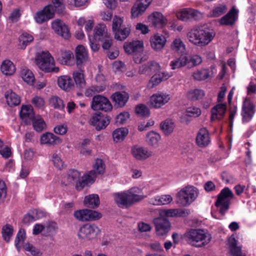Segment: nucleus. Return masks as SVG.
I'll return each instance as SVG.
<instances>
[{"instance_id": "nucleus-27", "label": "nucleus", "mask_w": 256, "mask_h": 256, "mask_svg": "<svg viewBox=\"0 0 256 256\" xmlns=\"http://www.w3.org/2000/svg\"><path fill=\"white\" fill-rule=\"evenodd\" d=\"M150 42L152 49L159 51L164 46L166 39L164 36L156 34L150 38Z\"/></svg>"}, {"instance_id": "nucleus-13", "label": "nucleus", "mask_w": 256, "mask_h": 256, "mask_svg": "<svg viewBox=\"0 0 256 256\" xmlns=\"http://www.w3.org/2000/svg\"><path fill=\"white\" fill-rule=\"evenodd\" d=\"M98 232L99 229L97 226L86 224L80 228L78 236L79 238L90 240L94 238Z\"/></svg>"}, {"instance_id": "nucleus-7", "label": "nucleus", "mask_w": 256, "mask_h": 256, "mask_svg": "<svg viewBox=\"0 0 256 256\" xmlns=\"http://www.w3.org/2000/svg\"><path fill=\"white\" fill-rule=\"evenodd\" d=\"M234 194L228 187L222 189L218 194V198L215 202L216 207H220V213L224 216L229 209L231 200L234 198Z\"/></svg>"}, {"instance_id": "nucleus-2", "label": "nucleus", "mask_w": 256, "mask_h": 256, "mask_svg": "<svg viewBox=\"0 0 256 256\" xmlns=\"http://www.w3.org/2000/svg\"><path fill=\"white\" fill-rule=\"evenodd\" d=\"M177 66L192 68L200 64L202 57L198 54L188 55L186 46L180 39H177Z\"/></svg>"}, {"instance_id": "nucleus-8", "label": "nucleus", "mask_w": 256, "mask_h": 256, "mask_svg": "<svg viewBox=\"0 0 256 256\" xmlns=\"http://www.w3.org/2000/svg\"><path fill=\"white\" fill-rule=\"evenodd\" d=\"M124 48L126 54L134 56V60L136 63L141 62L144 48L142 41L133 40L131 42H126L124 45Z\"/></svg>"}, {"instance_id": "nucleus-25", "label": "nucleus", "mask_w": 256, "mask_h": 256, "mask_svg": "<svg viewBox=\"0 0 256 256\" xmlns=\"http://www.w3.org/2000/svg\"><path fill=\"white\" fill-rule=\"evenodd\" d=\"M210 142L208 130L206 128H200L197 134L196 143L201 148H204L208 145Z\"/></svg>"}, {"instance_id": "nucleus-16", "label": "nucleus", "mask_w": 256, "mask_h": 256, "mask_svg": "<svg viewBox=\"0 0 256 256\" xmlns=\"http://www.w3.org/2000/svg\"><path fill=\"white\" fill-rule=\"evenodd\" d=\"M131 154L137 160L144 161L152 156V152L148 148L135 145L131 148Z\"/></svg>"}, {"instance_id": "nucleus-29", "label": "nucleus", "mask_w": 256, "mask_h": 256, "mask_svg": "<svg viewBox=\"0 0 256 256\" xmlns=\"http://www.w3.org/2000/svg\"><path fill=\"white\" fill-rule=\"evenodd\" d=\"M172 200V198L169 194L157 196L149 200L148 202L154 206L168 204Z\"/></svg>"}, {"instance_id": "nucleus-12", "label": "nucleus", "mask_w": 256, "mask_h": 256, "mask_svg": "<svg viewBox=\"0 0 256 256\" xmlns=\"http://www.w3.org/2000/svg\"><path fill=\"white\" fill-rule=\"evenodd\" d=\"M74 215L77 220L82 222L96 220L102 218V214L100 212L88 209L76 210Z\"/></svg>"}, {"instance_id": "nucleus-56", "label": "nucleus", "mask_w": 256, "mask_h": 256, "mask_svg": "<svg viewBox=\"0 0 256 256\" xmlns=\"http://www.w3.org/2000/svg\"><path fill=\"white\" fill-rule=\"evenodd\" d=\"M52 6L54 7V12L62 13L65 8L64 0H52Z\"/></svg>"}, {"instance_id": "nucleus-40", "label": "nucleus", "mask_w": 256, "mask_h": 256, "mask_svg": "<svg viewBox=\"0 0 256 256\" xmlns=\"http://www.w3.org/2000/svg\"><path fill=\"white\" fill-rule=\"evenodd\" d=\"M20 76L22 79L30 85H33L34 82L35 78L32 72L27 68L21 70Z\"/></svg>"}, {"instance_id": "nucleus-19", "label": "nucleus", "mask_w": 256, "mask_h": 256, "mask_svg": "<svg viewBox=\"0 0 256 256\" xmlns=\"http://www.w3.org/2000/svg\"><path fill=\"white\" fill-rule=\"evenodd\" d=\"M52 27L55 32L65 39H68L70 37V32L68 26L63 21L56 20L52 24Z\"/></svg>"}, {"instance_id": "nucleus-22", "label": "nucleus", "mask_w": 256, "mask_h": 256, "mask_svg": "<svg viewBox=\"0 0 256 256\" xmlns=\"http://www.w3.org/2000/svg\"><path fill=\"white\" fill-rule=\"evenodd\" d=\"M111 99L114 102V105L117 108L124 106L129 100V94L124 92H116L111 96Z\"/></svg>"}, {"instance_id": "nucleus-58", "label": "nucleus", "mask_w": 256, "mask_h": 256, "mask_svg": "<svg viewBox=\"0 0 256 256\" xmlns=\"http://www.w3.org/2000/svg\"><path fill=\"white\" fill-rule=\"evenodd\" d=\"M26 237V232L24 230H20L17 234L15 239L14 244L16 248L20 250V242H23Z\"/></svg>"}, {"instance_id": "nucleus-30", "label": "nucleus", "mask_w": 256, "mask_h": 256, "mask_svg": "<svg viewBox=\"0 0 256 256\" xmlns=\"http://www.w3.org/2000/svg\"><path fill=\"white\" fill-rule=\"evenodd\" d=\"M42 144L54 145L61 142L60 138L51 132H46L40 137Z\"/></svg>"}, {"instance_id": "nucleus-1", "label": "nucleus", "mask_w": 256, "mask_h": 256, "mask_svg": "<svg viewBox=\"0 0 256 256\" xmlns=\"http://www.w3.org/2000/svg\"><path fill=\"white\" fill-rule=\"evenodd\" d=\"M215 36L214 30L205 26L193 28L187 34V38L190 42L200 47L209 44Z\"/></svg>"}, {"instance_id": "nucleus-23", "label": "nucleus", "mask_w": 256, "mask_h": 256, "mask_svg": "<svg viewBox=\"0 0 256 256\" xmlns=\"http://www.w3.org/2000/svg\"><path fill=\"white\" fill-rule=\"evenodd\" d=\"M148 20L156 28H162L168 22L167 19L161 12H154L150 15Z\"/></svg>"}, {"instance_id": "nucleus-3", "label": "nucleus", "mask_w": 256, "mask_h": 256, "mask_svg": "<svg viewBox=\"0 0 256 256\" xmlns=\"http://www.w3.org/2000/svg\"><path fill=\"white\" fill-rule=\"evenodd\" d=\"M136 188H130L128 192H124L114 194V201L120 208H128L144 199V196L133 194Z\"/></svg>"}, {"instance_id": "nucleus-38", "label": "nucleus", "mask_w": 256, "mask_h": 256, "mask_svg": "<svg viewBox=\"0 0 256 256\" xmlns=\"http://www.w3.org/2000/svg\"><path fill=\"white\" fill-rule=\"evenodd\" d=\"M160 127L163 133L168 136L173 132L175 124L172 120L168 118L161 122Z\"/></svg>"}, {"instance_id": "nucleus-52", "label": "nucleus", "mask_w": 256, "mask_h": 256, "mask_svg": "<svg viewBox=\"0 0 256 256\" xmlns=\"http://www.w3.org/2000/svg\"><path fill=\"white\" fill-rule=\"evenodd\" d=\"M106 88L102 86H92L86 90L84 94L86 96H92L95 92H100L104 90Z\"/></svg>"}, {"instance_id": "nucleus-51", "label": "nucleus", "mask_w": 256, "mask_h": 256, "mask_svg": "<svg viewBox=\"0 0 256 256\" xmlns=\"http://www.w3.org/2000/svg\"><path fill=\"white\" fill-rule=\"evenodd\" d=\"M2 233L4 239L6 242H9L13 233L12 226L8 224H6L2 228Z\"/></svg>"}, {"instance_id": "nucleus-57", "label": "nucleus", "mask_w": 256, "mask_h": 256, "mask_svg": "<svg viewBox=\"0 0 256 256\" xmlns=\"http://www.w3.org/2000/svg\"><path fill=\"white\" fill-rule=\"evenodd\" d=\"M24 248L25 250L30 252L34 256H41L42 254L38 249L36 248L30 243L25 244L24 245Z\"/></svg>"}, {"instance_id": "nucleus-60", "label": "nucleus", "mask_w": 256, "mask_h": 256, "mask_svg": "<svg viewBox=\"0 0 256 256\" xmlns=\"http://www.w3.org/2000/svg\"><path fill=\"white\" fill-rule=\"evenodd\" d=\"M159 216L167 218L176 216V209H162L159 212Z\"/></svg>"}, {"instance_id": "nucleus-39", "label": "nucleus", "mask_w": 256, "mask_h": 256, "mask_svg": "<svg viewBox=\"0 0 256 256\" xmlns=\"http://www.w3.org/2000/svg\"><path fill=\"white\" fill-rule=\"evenodd\" d=\"M160 139V134L154 131L149 132L146 135L148 144L154 148H157L158 146V142Z\"/></svg>"}, {"instance_id": "nucleus-6", "label": "nucleus", "mask_w": 256, "mask_h": 256, "mask_svg": "<svg viewBox=\"0 0 256 256\" xmlns=\"http://www.w3.org/2000/svg\"><path fill=\"white\" fill-rule=\"evenodd\" d=\"M198 194V190L196 188L192 186H188L177 193L178 202L182 206H188L196 199Z\"/></svg>"}, {"instance_id": "nucleus-32", "label": "nucleus", "mask_w": 256, "mask_h": 256, "mask_svg": "<svg viewBox=\"0 0 256 256\" xmlns=\"http://www.w3.org/2000/svg\"><path fill=\"white\" fill-rule=\"evenodd\" d=\"M4 96L8 104L10 107L18 106L20 103V97L11 90H7Z\"/></svg>"}, {"instance_id": "nucleus-17", "label": "nucleus", "mask_w": 256, "mask_h": 256, "mask_svg": "<svg viewBox=\"0 0 256 256\" xmlns=\"http://www.w3.org/2000/svg\"><path fill=\"white\" fill-rule=\"evenodd\" d=\"M98 176L94 170H92L84 174L80 182H79L76 186V190L81 191L85 187L93 184Z\"/></svg>"}, {"instance_id": "nucleus-49", "label": "nucleus", "mask_w": 256, "mask_h": 256, "mask_svg": "<svg viewBox=\"0 0 256 256\" xmlns=\"http://www.w3.org/2000/svg\"><path fill=\"white\" fill-rule=\"evenodd\" d=\"M73 58L74 55L70 51H64L61 52L58 60L60 64L68 65L70 64V61Z\"/></svg>"}, {"instance_id": "nucleus-11", "label": "nucleus", "mask_w": 256, "mask_h": 256, "mask_svg": "<svg viewBox=\"0 0 256 256\" xmlns=\"http://www.w3.org/2000/svg\"><path fill=\"white\" fill-rule=\"evenodd\" d=\"M54 14V7L52 4H49L38 11L34 16V19L36 23L42 24L53 18Z\"/></svg>"}, {"instance_id": "nucleus-28", "label": "nucleus", "mask_w": 256, "mask_h": 256, "mask_svg": "<svg viewBox=\"0 0 256 256\" xmlns=\"http://www.w3.org/2000/svg\"><path fill=\"white\" fill-rule=\"evenodd\" d=\"M226 106L225 104H219L214 106L211 110V120H222L226 112Z\"/></svg>"}, {"instance_id": "nucleus-36", "label": "nucleus", "mask_w": 256, "mask_h": 256, "mask_svg": "<svg viewBox=\"0 0 256 256\" xmlns=\"http://www.w3.org/2000/svg\"><path fill=\"white\" fill-rule=\"evenodd\" d=\"M148 8L147 4H144L142 2H137L134 4L131 10V15L132 18H138L142 16Z\"/></svg>"}, {"instance_id": "nucleus-34", "label": "nucleus", "mask_w": 256, "mask_h": 256, "mask_svg": "<svg viewBox=\"0 0 256 256\" xmlns=\"http://www.w3.org/2000/svg\"><path fill=\"white\" fill-rule=\"evenodd\" d=\"M2 72L6 76H12L16 72V68L14 63L8 60H4L1 64Z\"/></svg>"}, {"instance_id": "nucleus-63", "label": "nucleus", "mask_w": 256, "mask_h": 256, "mask_svg": "<svg viewBox=\"0 0 256 256\" xmlns=\"http://www.w3.org/2000/svg\"><path fill=\"white\" fill-rule=\"evenodd\" d=\"M32 103L36 108H42L44 106V100L43 98L35 96L32 100Z\"/></svg>"}, {"instance_id": "nucleus-46", "label": "nucleus", "mask_w": 256, "mask_h": 256, "mask_svg": "<svg viewBox=\"0 0 256 256\" xmlns=\"http://www.w3.org/2000/svg\"><path fill=\"white\" fill-rule=\"evenodd\" d=\"M128 130L124 128H117L112 133L114 140L116 142L122 140L128 135Z\"/></svg>"}, {"instance_id": "nucleus-41", "label": "nucleus", "mask_w": 256, "mask_h": 256, "mask_svg": "<svg viewBox=\"0 0 256 256\" xmlns=\"http://www.w3.org/2000/svg\"><path fill=\"white\" fill-rule=\"evenodd\" d=\"M228 7L226 4H218L210 11V15L212 18H218L226 13Z\"/></svg>"}, {"instance_id": "nucleus-24", "label": "nucleus", "mask_w": 256, "mask_h": 256, "mask_svg": "<svg viewBox=\"0 0 256 256\" xmlns=\"http://www.w3.org/2000/svg\"><path fill=\"white\" fill-rule=\"evenodd\" d=\"M170 100L168 94L164 93L153 94L150 98V104L154 108H160Z\"/></svg>"}, {"instance_id": "nucleus-35", "label": "nucleus", "mask_w": 256, "mask_h": 256, "mask_svg": "<svg viewBox=\"0 0 256 256\" xmlns=\"http://www.w3.org/2000/svg\"><path fill=\"white\" fill-rule=\"evenodd\" d=\"M106 26L104 25L99 24L96 26L94 30L92 36L91 38L96 41H102L104 38L108 34L105 32Z\"/></svg>"}, {"instance_id": "nucleus-53", "label": "nucleus", "mask_w": 256, "mask_h": 256, "mask_svg": "<svg viewBox=\"0 0 256 256\" xmlns=\"http://www.w3.org/2000/svg\"><path fill=\"white\" fill-rule=\"evenodd\" d=\"M136 112L143 117H148L150 114L149 108L144 104H140L136 106Z\"/></svg>"}, {"instance_id": "nucleus-33", "label": "nucleus", "mask_w": 256, "mask_h": 256, "mask_svg": "<svg viewBox=\"0 0 256 256\" xmlns=\"http://www.w3.org/2000/svg\"><path fill=\"white\" fill-rule=\"evenodd\" d=\"M84 204L86 207L92 208H98L100 204V198L97 194H92L86 196Z\"/></svg>"}, {"instance_id": "nucleus-48", "label": "nucleus", "mask_w": 256, "mask_h": 256, "mask_svg": "<svg viewBox=\"0 0 256 256\" xmlns=\"http://www.w3.org/2000/svg\"><path fill=\"white\" fill-rule=\"evenodd\" d=\"M106 166L104 162L100 158H96L94 164L93 166V170L98 175H102L104 174Z\"/></svg>"}, {"instance_id": "nucleus-64", "label": "nucleus", "mask_w": 256, "mask_h": 256, "mask_svg": "<svg viewBox=\"0 0 256 256\" xmlns=\"http://www.w3.org/2000/svg\"><path fill=\"white\" fill-rule=\"evenodd\" d=\"M152 68L149 62L143 64L140 67L139 73L140 74H144L146 75H151L152 74Z\"/></svg>"}, {"instance_id": "nucleus-31", "label": "nucleus", "mask_w": 256, "mask_h": 256, "mask_svg": "<svg viewBox=\"0 0 256 256\" xmlns=\"http://www.w3.org/2000/svg\"><path fill=\"white\" fill-rule=\"evenodd\" d=\"M58 84L60 88L66 92L70 91L74 86L72 78L67 76L59 77L58 80Z\"/></svg>"}, {"instance_id": "nucleus-10", "label": "nucleus", "mask_w": 256, "mask_h": 256, "mask_svg": "<svg viewBox=\"0 0 256 256\" xmlns=\"http://www.w3.org/2000/svg\"><path fill=\"white\" fill-rule=\"evenodd\" d=\"M91 108L94 110H101L107 112L112 110V106L107 98L98 94L93 96Z\"/></svg>"}, {"instance_id": "nucleus-44", "label": "nucleus", "mask_w": 256, "mask_h": 256, "mask_svg": "<svg viewBox=\"0 0 256 256\" xmlns=\"http://www.w3.org/2000/svg\"><path fill=\"white\" fill-rule=\"evenodd\" d=\"M73 76L76 88L80 90L84 88L86 83L83 72H76L74 74Z\"/></svg>"}, {"instance_id": "nucleus-14", "label": "nucleus", "mask_w": 256, "mask_h": 256, "mask_svg": "<svg viewBox=\"0 0 256 256\" xmlns=\"http://www.w3.org/2000/svg\"><path fill=\"white\" fill-rule=\"evenodd\" d=\"M110 117L101 112L94 114L90 119V123L97 130L105 128L110 124Z\"/></svg>"}, {"instance_id": "nucleus-54", "label": "nucleus", "mask_w": 256, "mask_h": 256, "mask_svg": "<svg viewBox=\"0 0 256 256\" xmlns=\"http://www.w3.org/2000/svg\"><path fill=\"white\" fill-rule=\"evenodd\" d=\"M33 40V36L28 33H24L19 37L20 42L22 45V48H24L26 46L32 42Z\"/></svg>"}, {"instance_id": "nucleus-61", "label": "nucleus", "mask_w": 256, "mask_h": 256, "mask_svg": "<svg viewBox=\"0 0 256 256\" xmlns=\"http://www.w3.org/2000/svg\"><path fill=\"white\" fill-rule=\"evenodd\" d=\"M130 114L127 112H124L120 113L116 118V124H123L129 118Z\"/></svg>"}, {"instance_id": "nucleus-37", "label": "nucleus", "mask_w": 256, "mask_h": 256, "mask_svg": "<svg viewBox=\"0 0 256 256\" xmlns=\"http://www.w3.org/2000/svg\"><path fill=\"white\" fill-rule=\"evenodd\" d=\"M82 176L81 173L75 169L70 170L67 174V180L72 184H75V188L76 190V186L79 182H80Z\"/></svg>"}, {"instance_id": "nucleus-21", "label": "nucleus", "mask_w": 256, "mask_h": 256, "mask_svg": "<svg viewBox=\"0 0 256 256\" xmlns=\"http://www.w3.org/2000/svg\"><path fill=\"white\" fill-rule=\"evenodd\" d=\"M75 55L76 66L80 69L88 60V52L84 46L78 45L76 47Z\"/></svg>"}, {"instance_id": "nucleus-4", "label": "nucleus", "mask_w": 256, "mask_h": 256, "mask_svg": "<svg viewBox=\"0 0 256 256\" xmlns=\"http://www.w3.org/2000/svg\"><path fill=\"white\" fill-rule=\"evenodd\" d=\"M186 236L189 244L195 247L204 246L210 240L208 234L202 229H191Z\"/></svg>"}, {"instance_id": "nucleus-15", "label": "nucleus", "mask_w": 256, "mask_h": 256, "mask_svg": "<svg viewBox=\"0 0 256 256\" xmlns=\"http://www.w3.org/2000/svg\"><path fill=\"white\" fill-rule=\"evenodd\" d=\"M153 223L158 236H162L166 234L170 229V223L168 218L159 216L153 220Z\"/></svg>"}, {"instance_id": "nucleus-42", "label": "nucleus", "mask_w": 256, "mask_h": 256, "mask_svg": "<svg viewBox=\"0 0 256 256\" xmlns=\"http://www.w3.org/2000/svg\"><path fill=\"white\" fill-rule=\"evenodd\" d=\"M204 96V91L198 88L190 90L187 94L188 99L192 101L198 100L202 99Z\"/></svg>"}, {"instance_id": "nucleus-9", "label": "nucleus", "mask_w": 256, "mask_h": 256, "mask_svg": "<svg viewBox=\"0 0 256 256\" xmlns=\"http://www.w3.org/2000/svg\"><path fill=\"white\" fill-rule=\"evenodd\" d=\"M256 107L250 99L246 98L244 99L241 110L242 123H248L252 120L256 111Z\"/></svg>"}, {"instance_id": "nucleus-45", "label": "nucleus", "mask_w": 256, "mask_h": 256, "mask_svg": "<svg viewBox=\"0 0 256 256\" xmlns=\"http://www.w3.org/2000/svg\"><path fill=\"white\" fill-rule=\"evenodd\" d=\"M210 72L208 68L198 70L193 73L192 76L195 80H203L210 76Z\"/></svg>"}, {"instance_id": "nucleus-62", "label": "nucleus", "mask_w": 256, "mask_h": 256, "mask_svg": "<svg viewBox=\"0 0 256 256\" xmlns=\"http://www.w3.org/2000/svg\"><path fill=\"white\" fill-rule=\"evenodd\" d=\"M177 18L182 20H190V9H184L180 12H177Z\"/></svg>"}, {"instance_id": "nucleus-18", "label": "nucleus", "mask_w": 256, "mask_h": 256, "mask_svg": "<svg viewBox=\"0 0 256 256\" xmlns=\"http://www.w3.org/2000/svg\"><path fill=\"white\" fill-rule=\"evenodd\" d=\"M98 176L94 170H92L84 174L80 182H79L76 186V190L81 191L85 187L93 184Z\"/></svg>"}, {"instance_id": "nucleus-59", "label": "nucleus", "mask_w": 256, "mask_h": 256, "mask_svg": "<svg viewBox=\"0 0 256 256\" xmlns=\"http://www.w3.org/2000/svg\"><path fill=\"white\" fill-rule=\"evenodd\" d=\"M186 112L190 118H196L200 115L201 110L200 108L196 106H190L186 109Z\"/></svg>"}, {"instance_id": "nucleus-55", "label": "nucleus", "mask_w": 256, "mask_h": 256, "mask_svg": "<svg viewBox=\"0 0 256 256\" xmlns=\"http://www.w3.org/2000/svg\"><path fill=\"white\" fill-rule=\"evenodd\" d=\"M31 122H32L34 128L36 132H42L46 128V124L42 118L36 119L34 118Z\"/></svg>"}, {"instance_id": "nucleus-50", "label": "nucleus", "mask_w": 256, "mask_h": 256, "mask_svg": "<svg viewBox=\"0 0 256 256\" xmlns=\"http://www.w3.org/2000/svg\"><path fill=\"white\" fill-rule=\"evenodd\" d=\"M57 228V224L54 222H50L44 226V236H50L52 233L54 232Z\"/></svg>"}, {"instance_id": "nucleus-20", "label": "nucleus", "mask_w": 256, "mask_h": 256, "mask_svg": "<svg viewBox=\"0 0 256 256\" xmlns=\"http://www.w3.org/2000/svg\"><path fill=\"white\" fill-rule=\"evenodd\" d=\"M238 10L234 6L232 7L230 11L220 20V24L222 26H234L238 19Z\"/></svg>"}, {"instance_id": "nucleus-5", "label": "nucleus", "mask_w": 256, "mask_h": 256, "mask_svg": "<svg viewBox=\"0 0 256 256\" xmlns=\"http://www.w3.org/2000/svg\"><path fill=\"white\" fill-rule=\"evenodd\" d=\"M36 64L39 68L46 72L57 73L60 71L58 67L54 66V61L50 52H42L36 58Z\"/></svg>"}, {"instance_id": "nucleus-47", "label": "nucleus", "mask_w": 256, "mask_h": 256, "mask_svg": "<svg viewBox=\"0 0 256 256\" xmlns=\"http://www.w3.org/2000/svg\"><path fill=\"white\" fill-rule=\"evenodd\" d=\"M49 103L50 106L60 110H64V108L63 100L60 98L56 96H52L50 98Z\"/></svg>"}, {"instance_id": "nucleus-26", "label": "nucleus", "mask_w": 256, "mask_h": 256, "mask_svg": "<svg viewBox=\"0 0 256 256\" xmlns=\"http://www.w3.org/2000/svg\"><path fill=\"white\" fill-rule=\"evenodd\" d=\"M20 116L26 124H30L35 117L32 107L31 106H22L20 112Z\"/></svg>"}, {"instance_id": "nucleus-43", "label": "nucleus", "mask_w": 256, "mask_h": 256, "mask_svg": "<svg viewBox=\"0 0 256 256\" xmlns=\"http://www.w3.org/2000/svg\"><path fill=\"white\" fill-rule=\"evenodd\" d=\"M130 28L122 26L114 32V38L117 40H124L126 39L130 34Z\"/></svg>"}]
</instances>
